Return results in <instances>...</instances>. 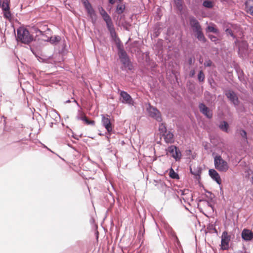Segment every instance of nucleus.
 Wrapping results in <instances>:
<instances>
[{"label": "nucleus", "mask_w": 253, "mask_h": 253, "mask_svg": "<svg viewBox=\"0 0 253 253\" xmlns=\"http://www.w3.org/2000/svg\"><path fill=\"white\" fill-rule=\"evenodd\" d=\"M17 40L23 43L28 44L33 41V36L25 28L20 27L17 30Z\"/></svg>", "instance_id": "f257e3e1"}, {"label": "nucleus", "mask_w": 253, "mask_h": 253, "mask_svg": "<svg viewBox=\"0 0 253 253\" xmlns=\"http://www.w3.org/2000/svg\"><path fill=\"white\" fill-rule=\"evenodd\" d=\"M214 165L215 169L220 172H226L229 168V164L223 160L220 155L216 154L214 156Z\"/></svg>", "instance_id": "f03ea898"}, {"label": "nucleus", "mask_w": 253, "mask_h": 253, "mask_svg": "<svg viewBox=\"0 0 253 253\" xmlns=\"http://www.w3.org/2000/svg\"><path fill=\"white\" fill-rule=\"evenodd\" d=\"M118 55L125 69H128V70H131L132 69V65L131 63L126 52L123 49L119 48Z\"/></svg>", "instance_id": "7ed1b4c3"}, {"label": "nucleus", "mask_w": 253, "mask_h": 253, "mask_svg": "<svg viewBox=\"0 0 253 253\" xmlns=\"http://www.w3.org/2000/svg\"><path fill=\"white\" fill-rule=\"evenodd\" d=\"M147 110L151 117L154 118L158 122H160L162 121V119L161 113L156 108L151 106L150 104H149L148 107L147 108Z\"/></svg>", "instance_id": "20e7f679"}, {"label": "nucleus", "mask_w": 253, "mask_h": 253, "mask_svg": "<svg viewBox=\"0 0 253 253\" xmlns=\"http://www.w3.org/2000/svg\"><path fill=\"white\" fill-rule=\"evenodd\" d=\"M167 153H169L173 157L175 161L179 160L181 157V154L177 147L174 145L169 146L166 150Z\"/></svg>", "instance_id": "39448f33"}, {"label": "nucleus", "mask_w": 253, "mask_h": 253, "mask_svg": "<svg viewBox=\"0 0 253 253\" xmlns=\"http://www.w3.org/2000/svg\"><path fill=\"white\" fill-rule=\"evenodd\" d=\"M101 123L102 126L106 128L109 134L112 131V125L108 115H101Z\"/></svg>", "instance_id": "423d86ee"}, {"label": "nucleus", "mask_w": 253, "mask_h": 253, "mask_svg": "<svg viewBox=\"0 0 253 253\" xmlns=\"http://www.w3.org/2000/svg\"><path fill=\"white\" fill-rule=\"evenodd\" d=\"M231 237L228 234L227 231H224L221 235V248L222 250H227L229 247V243Z\"/></svg>", "instance_id": "0eeeda50"}, {"label": "nucleus", "mask_w": 253, "mask_h": 253, "mask_svg": "<svg viewBox=\"0 0 253 253\" xmlns=\"http://www.w3.org/2000/svg\"><path fill=\"white\" fill-rule=\"evenodd\" d=\"M120 96L122 98L121 101L123 103L127 104L129 105H133L134 101L131 96L125 91H122L120 93Z\"/></svg>", "instance_id": "6e6552de"}, {"label": "nucleus", "mask_w": 253, "mask_h": 253, "mask_svg": "<svg viewBox=\"0 0 253 253\" xmlns=\"http://www.w3.org/2000/svg\"><path fill=\"white\" fill-rule=\"evenodd\" d=\"M189 24L194 32L202 29V27L197 19L194 16H190Z\"/></svg>", "instance_id": "1a4fd4ad"}, {"label": "nucleus", "mask_w": 253, "mask_h": 253, "mask_svg": "<svg viewBox=\"0 0 253 253\" xmlns=\"http://www.w3.org/2000/svg\"><path fill=\"white\" fill-rule=\"evenodd\" d=\"M199 108L200 112L204 114L207 118L211 119L212 117V113L211 110L207 107L204 103H201L199 105Z\"/></svg>", "instance_id": "9d476101"}, {"label": "nucleus", "mask_w": 253, "mask_h": 253, "mask_svg": "<svg viewBox=\"0 0 253 253\" xmlns=\"http://www.w3.org/2000/svg\"><path fill=\"white\" fill-rule=\"evenodd\" d=\"M227 97L236 106L239 104V100L235 92L231 90H227L225 92Z\"/></svg>", "instance_id": "9b49d317"}, {"label": "nucleus", "mask_w": 253, "mask_h": 253, "mask_svg": "<svg viewBox=\"0 0 253 253\" xmlns=\"http://www.w3.org/2000/svg\"><path fill=\"white\" fill-rule=\"evenodd\" d=\"M209 173L211 178L215 181L218 184L220 185L221 184L220 175L215 169H210L209 170Z\"/></svg>", "instance_id": "f8f14e48"}, {"label": "nucleus", "mask_w": 253, "mask_h": 253, "mask_svg": "<svg viewBox=\"0 0 253 253\" xmlns=\"http://www.w3.org/2000/svg\"><path fill=\"white\" fill-rule=\"evenodd\" d=\"M241 235L243 239L245 241H249L253 239V232L249 229H244Z\"/></svg>", "instance_id": "ddd939ff"}, {"label": "nucleus", "mask_w": 253, "mask_h": 253, "mask_svg": "<svg viewBox=\"0 0 253 253\" xmlns=\"http://www.w3.org/2000/svg\"><path fill=\"white\" fill-rule=\"evenodd\" d=\"M86 10L91 20V22L93 23H95L97 20V15L92 6L88 8Z\"/></svg>", "instance_id": "4468645a"}, {"label": "nucleus", "mask_w": 253, "mask_h": 253, "mask_svg": "<svg viewBox=\"0 0 253 253\" xmlns=\"http://www.w3.org/2000/svg\"><path fill=\"white\" fill-rule=\"evenodd\" d=\"M246 12L253 16V0H247L245 3Z\"/></svg>", "instance_id": "2eb2a0df"}, {"label": "nucleus", "mask_w": 253, "mask_h": 253, "mask_svg": "<svg viewBox=\"0 0 253 253\" xmlns=\"http://www.w3.org/2000/svg\"><path fill=\"white\" fill-rule=\"evenodd\" d=\"M166 134H164V139L166 143H172L174 141L173 139V134L169 131L165 133Z\"/></svg>", "instance_id": "dca6fc26"}, {"label": "nucleus", "mask_w": 253, "mask_h": 253, "mask_svg": "<svg viewBox=\"0 0 253 253\" xmlns=\"http://www.w3.org/2000/svg\"><path fill=\"white\" fill-rule=\"evenodd\" d=\"M107 29L110 32L112 39L114 41L117 42V40L119 39L117 38V34L116 33L114 25L108 27Z\"/></svg>", "instance_id": "f3484780"}, {"label": "nucleus", "mask_w": 253, "mask_h": 253, "mask_svg": "<svg viewBox=\"0 0 253 253\" xmlns=\"http://www.w3.org/2000/svg\"><path fill=\"white\" fill-rule=\"evenodd\" d=\"M106 24L107 28L113 25L112 19L108 13H106L102 17Z\"/></svg>", "instance_id": "a211bd4d"}, {"label": "nucleus", "mask_w": 253, "mask_h": 253, "mask_svg": "<svg viewBox=\"0 0 253 253\" xmlns=\"http://www.w3.org/2000/svg\"><path fill=\"white\" fill-rule=\"evenodd\" d=\"M195 33L196 34V37L199 41H201L203 42H206V39L202 32V29L196 31Z\"/></svg>", "instance_id": "6ab92c4d"}, {"label": "nucleus", "mask_w": 253, "mask_h": 253, "mask_svg": "<svg viewBox=\"0 0 253 253\" xmlns=\"http://www.w3.org/2000/svg\"><path fill=\"white\" fill-rule=\"evenodd\" d=\"M219 127L222 131L226 132H228L229 125L226 121H223L219 126Z\"/></svg>", "instance_id": "aec40b11"}, {"label": "nucleus", "mask_w": 253, "mask_h": 253, "mask_svg": "<svg viewBox=\"0 0 253 253\" xmlns=\"http://www.w3.org/2000/svg\"><path fill=\"white\" fill-rule=\"evenodd\" d=\"M60 40V37L57 36L53 37H50L49 38H48L47 41H49L51 43L54 44L59 42Z\"/></svg>", "instance_id": "412c9836"}, {"label": "nucleus", "mask_w": 253, "mask_h": 253, "mask_svg": "<svg viewBox=\"0 0 253 253\" xmlns=\"http://www.w3.org/2000/svg\"><path fill=\"white\" fill-rule=\"evenodd\" d=\"M174 3L177 9L181 10L183 7V2L182 0H174Z\"/></svg>", "instance_id": "4be33fe9"}, {"label": "nucleus", "mask_w": 253, "mask_h": 253, "mask_svg": "<svg viewBox=\"0 0 253 253\" xmlns=\"http://www.w3.org/2000/svg\"><path fill=\"white\" fill-rule=\"evenodd\" d=\"M169 176L173 179H178L179 176L177 173H176L174 170L172 169H171L169 173Z\"/></svg>", "instance_id": "5701e85b"}, {"label": "nucleus", "mask_w": 253, "mask_h": 253, "mask_svg": "<svg viewBox=\"0 0 253 253\" xmlns=\"http://www.w3.org/2000/svg\"><path fill=\"white\" fill-rule=\"evenodd\" d=\"M125 9V6L123 5H118L116 8V12L119 14H122Z\"/></svg>", "instance_id": "b1692460"}, {"label": "nucleus", "mask_w": 253, "mask_h": 253, "mask_svg": "<svg viewBox=\"0 0 253 253\" xmlns=\"http://www.w3.org/2000/svg\"><path fill=\"white\" fill-rule=\"evenodd\" d=\"M203 5L204 7L207 8H211L213 6L212 2L208 0H204Z\"/></svg>", "instance_id": "393cba45"}, {"label": "nucleus", "mask_w": 253, "mask_h": 253, "mask_svg": "<svg viewBox=\"0 0 253 253\" xmlns=\"http://www.w3.org/2000/svg\"><path fill=\"white\" fill-rule=\"evenodd\" d=\"M246 172L247 174L246 176L248 177L253 184V171L251 169H249Z\"/></svg>", "instance_id": "a878e982"}, {"label": "nucleus", "mask_w": 253, "mask_h": 253, "mask_svg": "<svg viewBox=\"0 0 253 253\" xmlns=\"http://www.w3.org/2000/svg\"><path fill=\"white\" fill-rule=\"evenodd\" d=\"M207 31L215 34L218 33V30L212 26H208L207 28Z\"/></svg>", "instance_id": "bb28decb"}, {"label": "nucleus", "mask_w": 253, "mask_h": 253, "mask_svg": "<svg viewBox=\"0 0 253 253\" xmlns=\"http://www.w3.org/2000/svg\"><path fill=\"white\" fill-rule=\"evenodd\" d=\"M1 8L2 10H7L8 9H9L8 2L7 0H5L2 2Z\"/></svg>", "instance_id": "cd10ccee"}, {"label": "nucleus", "mask_w": 253, "mask_h": 253, "mask_svg": "<svg viewBox=\"0 0 253 253\" xmlns=\"http://www.w3.org/2000/svg\"><path fill=\"white\" fill-rule=\"evenodd\" d=\"M205 75L202 71H200L198 75V79L200 82H202L205 80Z\"/></svg>", "instance_id": "c85d7f7f"}, {"label": "nucleus", "mask_w": 253, "mask_h": 253, "mask_svg": "<svg viewBox=\"0 0 253 253\" xmlns=\"http://www.w3.org/2000/svg\"><path fill=\"white\" fill-rule=\"evenodd\" d=\"M85 115L83 112L79 111L76 118L79 120L83 121V120L85 119Z\"/></svg>", "instance_id": "c756f323"}, {"label": "nucleus", "mask_w": 253, "mask_h": 253, "mask_svg": "<svg viewBox=\"0 0 253 253\" xmlns=\"http://www.w3.org/2000/svg\"><path fill=\"white\" fill-rule=\"evenodd\" d=\"M159 130L161 133H163L164 134L165 133H167V132L166 127L165 126V125L164 124H163V123H162L159 126Z\"/></svg>", "instance_id": "7c9ffc66"}, {"label": "nucleus", "mask_w": 253, "mask_h": 253, "mask_svg": "<svg viewBox=\"0 0 253 253\" xmlns=\"http://www.w3.org/2000/svg\"><path fill=\"white\" fill-rule=\"evenodd\" d=\"M3 11L4 13V16L5 18L8 19L11 18V15L9 9H8L7 10H3Z\"/></svg>", "instance_id": "2f4dec72"}, {"label": "nucleus", "mask_w": 253, "mask_h": 253, "mask_svg": "<svg viewBox=\"0 0 253 253\" xmlns=\"http://www.w3.org/2000/svg\"><path fill=\"white\" fill-rule=\"evenodd\" d=\"M98 9L100 14L101 15L102 17L103 16V15H104L105 14L107 13L106 11L105 10V9L102 6H98Z\"/></svg>", "instance_id": "473e14b6"}, {"label": "nucleus", "mask_w": 253, "mask_h": 253, "mask_svg": "<svg viewBox=\"0 0 253 253\" xmlns=\"http://www.w3.org/2000/svg\"><path fill=\"white\" fill-rule=\"evenodd\" d=\"M84 122H85V124L87 125H94V121H90L86 117H85V119L83 120Z\"/></svg>", "instance_id": "72a5a7b5"}, {"label": "nucleus", "mask_w": 253, "mask_h": 253, "mask_svg": "<svg viewBox=\"0 0 253 253\" xmlns=\"http://www.w3.org/2000/svg\"><path fill=\"white\" fill-rule=\"evenodd\" d=\"M83 4H84V5L85 9L92 6V5L90 3V2L87 0H84L83 1Z\"/></svg>", "instance_id": "f704fd0d"}, {"label": "nucleus", "mask_w": 253, "mask_h": 253, "mask_svg": "<svg viewBox=\"0 0 253 253\" xmlns=\"http://www.w3.org/2000/svg\"><path fill=\"white\" fill-rule=\"evenodd\" d=\"M240 134L241 136L245 139L247 140V133L245 130L242 129L240 130Z\"/></svg>", "instance_id": "c9c22d12"}, {"label": "nucleus", "mask_w": 253, "mask_h": 253, "mask_svg": "<svg viewBox=\"0 0 253 253\" xmlns=\"http://www.w3.org/2000/svg\"><path fill=\"white\" fill-rule=\"evenodd\" d=\"M225 32L227 35H229L231 36V37L235 38V36H234L231 29H230L229 28H227L225 30Z\"/></svg>", "instance_id": "e433bc0d"}, {"label": "nucleus", "mask_w": 253, "mask_h": 253, "mask_svg": "<svg viewBox=\"0 0 253 253\" xmlns=\"http://www.w3.org/2000/svg\"><path fill=\"white\" fill-rule=\"evenodd\" d=\"M212 61L209 59L206 60L204 63V66L205 67H211L212 65Z\"/></svg>", "instance_id": "4c0bfd02"}, {"label": "nucleus", "mask_w": 253, "mask_h": 253, "mask_svg": "<svg viewBox=\"0 0 253 253\" xmlns=\"http://www.w3.org/2000/svg\"><path fill=\"white\" fill-rule=\"evenodd\" d=\"M180 193V195L184 196L186 194H189L190 196L191 194L189 192L188 190H180L179 193Z\"/></svg>", "instance_id": "58836bf2"}, {"label": "nucleus", "mask_w": 253, "mask_h": 253, "mask_svg": "<svg viewBox=\"0 0 253 253\" xmlns=\"http://www.w3.org/2000/svg\"><path fill=\"white\" fill-rule=\"evenodd\" d=\"M209 38L212 42H214L215 43H216V41H218L217 38L213 35H209Z\"/></svg>", "instance_id": "ea45409f"}, {"label": "nucleus", "mask_w": 253, "mask_h": 253, "mask_svg": "<svg viewBox=\"0 0 253 253\" xmlns=\"http://www.w3.org/2000/svg\"><path fill=\"white\" fill-rule=\"evenodd\" d=\"M195 70H191L189 73V76L190 77H193L195 75Z\"/></svg>", "instance_id": "a19ab883"}, {"label": "nucleus", "mask_w": 253, "mask_h": 253, "mask_svg": "<svg viewBox=\"0 0 253 253\" xmlns=\"http://www.w3.org/2000/svg\"><path fill=\"white\" fill-rule=\"evenodd\" d=\"M52 57H53V55L52 56H49L48 59H43L42 60H43V61L44 62H46V63H51V62H48L47 60L48 59L52 58Z\"/></svg>", "instance_id": "79ce46f5"}, {"label": "nucleus", "mask_w": 253, "mask_h": 253, "mask_svg": "<svg viewBox=\"0 0 253 253\" xmlns=\"http://www.w3.org/2000/svg\"><path fill=\"white\" fill-rule=\"evenodd\" d=\"M109 2L111 4H113L115 2V0H109Z\"/></svg>", "instance_id": "37998d69"}, {"label": "nucleus", "mask_w": 253, "mask_h": 253, "mask_svg": "<svg viewBox=\"0 0 253 253\" xmlns=\"http://www.w3.org/2000/svg\"><path fill=\"white\" fill-rule=\"evenodd\" d=\"M188 62H189V64L190 65H191V64H192V63H193V60H192V58H189V59Z\"/></svg>", "instance_id": "c03bdc74"}, {"label": "nucleus", "mask_w": 253, "mask_h": 253, "mask_svg": "<svg viewBox=\"0 0 253 253\" xmlns=\"http://www.w3.org/2000/svg\"><path fill=\"white\" fill-rule=\"evenodd\" d=\"M38 32L40 33V34L41 35H43V33L44 32H42V31L41 30H38Z\"/></svg>", "instance_id": "a18cd8bd"}, {"label": "nucleus", "mask_w": 253, "mask_h": 253, "mask_svg": "<svg viewBox=\"0 0 253 253\" xmlns=\"http://www.w3.org/2000/svg\"><path fill=\"white\" fill-rule=\"evenodd\" d=\"M46 29H47V31H48V32H49V31H50V30H49V28H47Z\"/></svg>", "instance_id": "49530a36"}, {"label": "nucleus", "mask_w": 253, "mask_h": 253, "mask_svg": "<svg viewBox=\"0 0 253 253\" xmlns=\"http://www.w3.org/2000/svg\"><path fill=\"white\" fill-rule=\"evenodd\" d=\"M70 102V101L69 100H67V101H66V102H67V103H69V102Z\"/></svg>", "instance_id": "de8ad7c7"}, {"label": "nucleus", "mask_w": 253, "mask_h": 253, "mask_svg": "<svg viewBox=\"0 0 253 253\" xmlns=\"http://www.w3.org/2000/svg\"><path fill=\"white\" fill-rule=\"evenodd\" d=\"M74 102H76L77 103V104L78 105V103H77V102L76 101V100H74Z\"/></svg>", "instance_id": "09e8293b"}, {"label": "nucleus", "mask_w": 253, "mask_h": 253, "mask_svg": "<svg viewBox=\"0 0 253 253\" xmlns=\"http://www.w3.org/2000/svg\"><path fill=\"white\" fill-rule=\"evenodd\" d=\"M119 1L121 2L123 0H118Z\"/></svg>", "instance_id": "8fccbe9b"}, {"label": "nucleus", "mask_w": 253, "mask_h": 253, "mask_svg": "<svg viewBox=\"0 0 253 253\" xmlns=\"http://www.w3.org/2000/svg\"><path fill=\"white\" fill-rule=\"evenodd\" d=\"M190 171H191V172H192V169H190Z\"/></svg>", "instance_id": "3c124183"}, {"label": "nucleus", "mask_w": 253, "mask_h": 253, "mask_svg": "<svg viewBox=\"0 0 253 253\" xmlns=\"http://www.w3.org/2000/svg\"><path fill=\"white\" fill-rule=\"evenodd\" d=\"M200 63H202V60H200Z\"/></svg>", "instance_id": "603ef678"}]
</instances>
